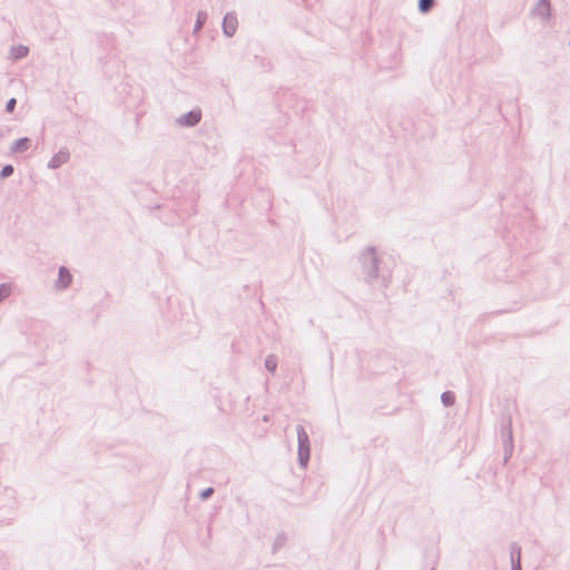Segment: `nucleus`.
<instances>
[{
	"instance_id": "1",
	"label": "nucleus",
	"mask_w": 570,
	"mask_h": 570,
	"mask_svg": "<svg viewBox=\"0 0 570 570\" xmlns=\"http://www.w3.org/2000/svg\"><path fill=\"white\" fill-rule=\"evenodd\" d=\"M69 159V153L67 150H60L49 161L51 168H57L66 164Z\"/></svg>"
},
{
	"instance_id": "2",
	"label": "nucleus",
	"mask_w": 570,
	"mask_h": 570,
	"mask_svg": "<svg viewBox=\"0 0 570 570\" xmlns=\"http://www.w3.org/2000/svg\"><path fill=\"white\" fill-rule=\"evenodd\" d=\"M71 283V274L65 267L59 269L58 287L66 288Z\"/></svg>"
},
{
	"instance_id": "3",
	"label": "nucleus",
	"mask_w": 570,
	"mask_h": 570,
	"mask_svg": "<svg viewBox=\"0 0 570 570\" xmlns=\"http://www.w3.org/2000/svg\"><path fill=\"white\" fill-rule=\"evenodd\" d=\"M30 147V140L28 138H21L14 141L11 146V151L13 154L23 153Z\"/></svg>"
},
{
	"instance_id": "4",
	"label": "nucleus",
	"mask_w": 570,
	"mask_h": 570,
	"mask_svg": "<svg viewBox=\"0 0 570 570\" xmlns=\"http://www.w3.org/2000/svg\"><path fill=\"white\" fill-rule=\"evenodd\" d=\"M29 53V48L23 45L13 46L10 50V55L13 59L24 58Z\"/></svg>"
},
{
	"instance_id": "5",
	"label": "nucleus",
	"mask_w": 570,
	"mask_h": 570,
	"mask_svg": "<svg viewBox=\"0 0 570 570\" xmlns=\"http://www.w3.org/2000/svg\"><path fill=\"white\" fill-rule=\"evenodd\" d=\"M237 21L233 17H225L224 19V30L227 36H233L236 31Z\"/></svg>"
},
{
	"instance_id": "6",
	"label": "nucleus",
	"mask_w": 570,
	"mask_h": 570,
	"mask_svg": "<svg viewBox=\"0 0 570 570\" xmlns=\"http://www.w3.org/2000/svg\"><path fill=\"white\" fill-rule=\"evenodd\" d=\"M199 120H200V112L199 111H191V112L188 114V116H186L185 124L191 126V125L197 124Z\"/></svg>"
},
{
	"instance_id": "7",
	"label": "nucleus",
	"mask_w": 570,
	"mask_h": 570,
	"mask_svg": "<svg viewBox=\"0 0 570 570\" xmlns=\"http://www.w3.org/2000/svg\"><path fill=\"white\" fill-rule=\"evenodd\" d=\"M12 286L10 284L0 285V302L11 294Z\"/></svg>"
},
{
	"instance_id": "8",
	"label": "nucleus",
	"mask_w": 570,
	"mask_h": 570,
	"mask_svg": "<svg viewBox=\"0 0 570 570\" xmlns=\"http://www.w3.org/2000/svg\"><path fill=\"white\" fill-rule=\"evenodd\" d=\"M419 6L422 12H426L433 6V0H420Z\"/></svg>"
},
{
	"instance_id": "9",
	"label": "nucleus",
	"mask_w": 570,
	"mask_h": 570,
	"mask_svg": "<svg viewBox=\"0 0 570 570\" xmlns=\"http://www.w3.org/2000/svg\"><path fill=\"white\" fill-rule=\"evenodd\" d=\"M265 365L268 368V371L274 372L276 370V366H277L276 358L273 357V356L268 357L266 360V362H265Z\"/></svg>"
},
{
	"instance_id": "10",
	"label": "nucleus",
	"mask_w": 570,
	"mask_h": 570,
	"mask_svg": "<svg viewBox=\"0 0 570 570\" xmlns=\"http://www.w3.org/2000/svg\"><path fill=\"white\" fill-rule=\"evenodd\" d=\"M442 400L445 405H451L454 403V395L450 392H446L442 395Z\"/></svg>"
},
{
	"instance_id": "11",
	"label": "nucleus",
	"mask_w": 570,
	"mask_h": 570,
	"mask_svg": "<svg viewBox=\"0 0 570 570\" xmlns=\"http://www.w3.org/2000/svg\"><path fill=\"white\" fill-rule=\"evenodd\" d=\"M13 173V167L11 165H7L1 170V177L6 178L9 177Z\"/></svg>"
},
{
	"instance_id": "12",
	"label": "nucleus",
	"mask_w": 570,
	"mask_h": 570,
	"mask_svg": "<svg viewBox=\"0 0 570 570\" xmlns=\"http://www.w3.org/2000/svg\"><path fill=\"white\" fill-rule=\"evenodd\" d=\"M16 99L14 98H11L8 102H7V111L8 112H12L14 107H16Z\"/></svg>"
},
{
	"instance_id": "13",
	"label": "nucleus",
	"mask_w": 570,
	"mask_h": 570,
	"mask_svg": "<svg viewBox=\"0 0 570 570\" xmlns=\"http://www.w3.org/2000/svg\"><path fill=\"white\" fill-rule=\"evenodd\" d=\"M212 493H213V489H212V488H208V489H206V490H204V491L202 492V498H203V499H207V498H209V497L212 495Z\"/></svg>"
},
{
	"instance_id": "14",
	"label": "nucleus",
	"mask_w": 570,
	"mask_h": 570,
	"mask_svg": "<svg viewBox=\"0 0 570 570\" xmlns=\"http://www.w3.org/2000/svg\"><path fill=\"white\" fill-rule=\"evenodd\" d=\"M203 24V20L200 18V16L198 17V21H197V28H200Z\"/></svg>"
}]
</instances>
